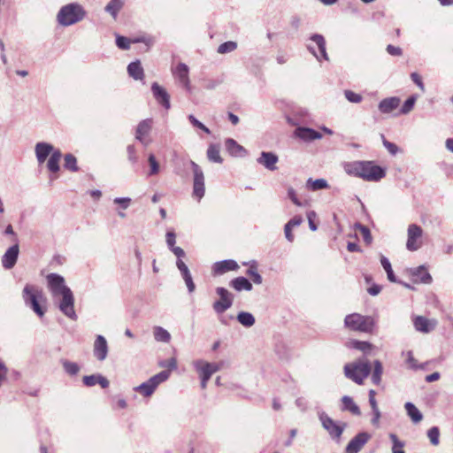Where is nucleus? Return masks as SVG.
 <instances>
[{
    "instance_id": "59",
    "label": "nucleus",
    "mask_w": 453,
    "mask_h": 453,
    "mask_svg": "<svg viewBox=\"0 0 453 453\" xmlns=\"http://www.w3.org/2000/svg\"><path fill=\"white\" fill-rule=\"evenodd\" d=\"M317 217V214L314 211H310L307 212V219L309 222V227L311 231L317 230V225L315 224L314 220Z\"/></svg>"
},
{
    "instance_id": "11",
    "label": "nucleus",
    "mask_w": 453,
    "mask_h": 453,
    "mask_svg": "<svg viewBox=\"0 0 453 453\" xmlns=\"http://www.w3.org/2000/svg\"><path fill=\"white\" fill-rule=\"evenodd\" d=\"M422 228L416 225L411 224L408 227V239L406 248L410 251L418 250L421 247L420 238L422 236Z\"/></svg>"
},
{
    "instance_id": "52",
    "label": "nucleus",
    "mask_w": 453,
    "mask_h": 453,
    "mask_svg": "<svg viewBox=\"0 0 453 453\" xmlns=\"http://www.w3.org/2000/svg\"><path fill=\"white\" fill-rule=\"evenodd\" d=\"M344 95L346 99L350 103L358 104L362 101L361 95L355 93L351 90H345Z\"/></svg>"
},
{
    "instance_id": "28",
    "label": "nucleus",
    "mask_w": 453,
    "mask_h": 453,
    "mask_svg": "<svg viewBox=\"0 0 453 453\" xmlns=\"http://www.w3.org/2000/svg\"><path fill=\"white\" fill-rule=\"evenodd\" d=\"M411 275L415 278V281H418L420 283L428 284L432 281L431 275L424 266L415 268L412 271Z\"/></svg>"
},
{
    "instance_id": "20",
    "label": "nucleus",
    "mask_w": 453,
    "mask_h": 453,
    "mask_svg": "<svg viewBox=\"0 0 453 453\" xmlns=\"http://www.w3.org/2000/svg\"><path fill=\"white\" fill-rule=\"evenodd\" d=\"M279 158L278 156L273 152L263 151L260 157L257 159V163L265 166L270 171L276 170V164Z\"/></svg>"
},
{
    "instance_id": "26",
    "label": "nucleus",
    "mask_w": 453,
    "mask_h": 453,
    "mask_svg": "<svg viewBox=\"0 0 453 453\" xmlns=\"http://www.w3.org/2000/svg\"><path fill=\"white\" fill-rule=\"evenodd\" d=\"M202 359H197V360H195L193 362V365L195 367V369L197 371V372L199 373L200 375V379H201V388L203 389L206 388L207 387V382L208 380H210V378L211 377L212 373H211L209 371H207L206 369H204L202 365Z\"/></svg>"
},
{
    "instance_id": "1",
    "label": "nucleus",
    "mask_w": 453,
    "mask_h": 453,
    "mask_svg": "<svg viewBox=\"0 0 453 453\" xmlns=\"http://www.w3.org/2000/svg\"><path fill=\"white\" fill-rule=\"evenodd\" d=\"M47 287L51 294L53 302L60 311L72 320H77L74 310V296L72 290L65 285L63 276L58 273H49L46 276Z\"/></svg>"
},
{
    "instance_id": "14",
    "label": "nucleus",
    "mask_w": 453,
    "mask_h": 453,
    "mask_svg": "<svg viewBox=\"0 0 453 453\" xmlns=\"http://www.w3.org/2000/svg\"><path fill=\"white\" fill-rule=\"evenodd\" d=\"M151 91L156 101L161 104L165 110L171 107L170 96L167 91L158 83L154 82L151 86Z\"/></svg>"
},
{
    "instance_id": "12",
    "label": "nucleus",
    "mask_w": 453,
    "mask_h": 453,
    "mask_svg": "<svg viewBox=\"0 0 453 453\" xmlns=\"http://www.w3.org/2000/svg\"><path fill=\"white\" fill-rule=\"evenodd\" d=\"M152 119H146L142 120L137 126L135 138L144 146H148L151 142V139L149 138V134L152 129Z\"/></svg>"
},
{
    "instance_id": "9",
    "label": "nucleus",
    "mask_w": 453,
    "mask_h": 453,
    "mask_svg": "<svg viewBox=\"0 0 453 453\" xmlns=\"http://www.w3.org/2000/svg\"><path fill=\"white\" fill-rule=\"evenodd\" d=\"M311 42L307 44L308 50L319 60H328L326 50V40L323 35L314 34L310 37Z\"/></svg>"
},
{
    "instance_id": "4",
    "label": "nucleus",
    "mask_w": 453,
    "mask_h": 453,
    "mask_svg": "<svg viewBox=\"0 0 453 453\" xmlns=\"http://www.w3.org/2000/svg\"><path fill=\"white\" fill-rule=\"evenodd\" d=\"M371 369V365L367 360H357L344 365V374L348 379L362 385L369 376Z\"/></svg>"
},
{
    "instance_id": "39",
    "label": "nucleus",
    "mask_w": 453,
    "mask_h": 453,
    "mask_svg": "<svg viewBox=\"0 0 453 453\" xmlns=\"http://www.w3.org/2000/svg\"><path fill=\"white\" fill-rule=\"evenodd\" d=\"M380 263H381L382 267L384 268V270L387 273L388 280H390L391 282H396V278L394 274V272H393V269H392L389 260L386 257L381 256Z\"/></svg>"
},
{
    "instance_id": "49",
    "label": "nucleus",
    "mask_w": 453,
    "mask_h": 453,
    "mask_svg": "<svg viewBox=\"0 0 453 453\" xmlns=\"http://www.w3.org/2000/svg\"><path fill=\"white\" fill-rule=\"evenodd\" d=\"M416 102V96H411L409 97L404 104H403L402 108L400 109V114H407L409 113L414 107Z\"/></svg>"
},
{
    "instance_id": "8",
    "label": "nucleus",
    "mask_w": 453,
    "mask_h": 453,
    "mask_svg": "<svg viewBox=\"0 0 453 453\" xmlns=\"http://www.w3.org/2000/svg\"><path fill=\"white\" fill-rule=\"evenodd\" d=\"M189 165L194 174L192 195L199 202L205 194L204 174L202 168L196 162L190 160Z\"/></svg>"
},
{
    "instance_id": "64",
    "label": "nucleus",
    "mask_w": 453,
    "mask_h": 453,
    "mask_svg": "<svg viewBox=\"0 0 453 453\" xmlns=\"http://www.w3.org/2000/svg\"><path fill=\"white\" fill-rule=\"evenodd\" d=\"M296 405L302 411H305L308 409V401L304 397H298L296 400Z\"/></svg>"
},
{
    "instance_id": "18",
    "label": "nucleus",
    "mask_w": 453,
    "mask_h": 453,
    "mask_svg": "<svg viewBox=\"0 0 453 453\" xmlns=\"http://www.w3.org/2000/svg\"><path fill=\"white\" fill-rule=\"evenodd\" d=\"M401 104V99L397 96L387 97L381 100L378 108L381 113L389 114L396 110Z\"/></svg>"
},
{
    "instance_id": "37",
    "label": "nucleus",
    "mask_w": 453,
    "mask_h": 453,
    "mask_svg": "<svg viewBox=\"0 0 453 453\" xmlns=\"http://www.w3.org/2000/svg\"><path fill=\"white\" fill-rule=\"evenodd\" d=\"M169 376H170L169 371H162L159 373L150 378L148 380L155 388H157V387L160 383L165 381L169 378Z\"/></svg>"
},
{
    "instance_id": "60",
    "label": "nucleus",
    "mask_w": 453,
    "mask_h": 453,
    "mask_svg": "<svg viewBox=\"0 0 453 453\" xmlns=\"http://www.w3.org/2000/svg\"><path fill=\"white\" fill-rule=\"evenodd\" d=\"M47 167L51 173H57L59 171V161L50 157Z\"/></svg>"
},
{
    "instance_id": "57",
    "label": "nucleus",
    "mask_w": 453,
    "mask_h": 453,
    "mask_svg": "<svg viewBox=\"0 0 453 453\" xmlns=\"http://www.w3.org/2000/svg\"><path fill=\"white\" fill-rule=\"evenodd\" d=\"M127 151L128 160L132 164H136L137 161H138V157H137V155H136V150H135L134 146V145H128L127 148Z\"/></svg>"
},
{
    "instance_id": "31",
    "label": "nucleus",
    "mask_w": 453,
    "mask_h": 453,
    "mask_svg": "<svg viewBox=\"0 0 453 453\" xmlns=\"http://www.w3.org/2000/svg\"><path fill=\"white\" fill-rule=\"evenodd\" d=\"M124 5V0H111L104 10L106 12L110 13L114 19L117 18L119 12L122 9Z\"/></svg>"
},
{
    "instance_id": "17",
    "label": "nucleus",
    "mask_w": 453,
    "mask_h": 453,
    "mask_svg": "<svg viewBox=\"0 0 453 453\" xmlns=\"http://www.w3.org/2000/svg\"><path fill=\"white\" fill-rule=\"evenodd\" d=\"M94 356L99 361L106 358L108 354V345L105 338L103 335H97L94 342Z\"/></svg>"
},
{
    "instance_id": "40",
    "label": "nucleus",
    "mask_w": 453,
    "mask_h": 453,
    "mask_svg": "<svg viewBox=\"0 0 453 453\" xmlns=\"http://www.w3.org/2000/svg\"><path fill=\"white\" fill-rule=\"evenodd\" d=\"M64 167L72 172H77L79 167L77 165V159L73 154H66L64 157Z\"/></svg>"
},
{
    "instance_id": "46",
    "label": "nucleus",
    "mask_w": 453,
    "mask_h": 453,
    "mask_svg": "<svg viewBox=\"0 0 453 453\" xmlns=\"http://www.w3.org/2000/svg\"><path fill=\"white\" fill-rule=\"evenodd\" d=\"M236 48V42L229 41L220 44L218 48V52L219 54H226L234 51Z\"/></svg>"
},
{
    "instance_id": "53",
    "label": "nucleus",
    "mask_w": 453,
    "mask_h": 453,
    "mask_svg": "<svg viewBox=\"0 0 453 453\" xmlns=\"http://www.w3.org/2000/svg\"><path fill=\"white\" fill-rule=\"evenodd\" d=\"M131 41L121 35H118L116 38V44L121 50H128L130 47Z\"/></svg>"
},
{
    "instance_id": "38",
    "label": "nucleus",
    "mask_w": 453,
    "mask_h": 453,
    "mask_svg": "<svg viewBox=\"0 0 453 453\" xmlns=\"http://www.w3.org/2000/svg\"><path fill=\"white\" fill-rule=\"evenodd\" d=\"M383 372V367L379 360H375L373 363V372L372 374V380L374 384L379 385L381 380V375Z\"/></svg>"
},
{
    "instance_id": "42",
    "label": "nucleus",
    "mask_w": 453,
    "mask_h": 453,
    "mask_svg": "<svg viewBox=\"0 0 453 453\" xmlns=\"http://www.w3.org/2000/svg\"><path fill=\"white\" fill-rule=\"evenodd\" d=\"M155 389L156 388L149 382V380L142 383L134 388L135 391L141 393L144 396H150L154 393Z\"/></svg>"
},
{
    "instance_id": "22",
    "label": "nucleus",
    "mask_w": 453,
    "mask_h": 453,
    "mask_svg": "<svg viewBox=\"0 0 453 453\" xmlns=\"http://www.w3.org/2000/svg\"><path fill=\"white\" fill-rule=\"evenodd\" d=\"M295 135L305 142L318 140L322 137L320 133L309 127H297L295 130Z\"/></svg>"
},
{
    "instance_id": "29",
    "label": "nucleus",
    "mask_w": 453,
    "mask_h": 453,
    "mask_svg": "<svg viewBox=\"0 0 453 453\" xmlns=\"http://www.w3.org/2000/svg\"><path fill=\"white\" fill-rule=\"evenodd\" d=\"M230 286L237 291H250L252 289V284L245 277H237L232 280Z\"/></svg>"
},
{
    "instance_id": "21",
    "label": "nucleus",
    "mask_w": 453,
    "mask_h": 453,
    "mask_svg": "<svg viewBox=\"0 0 453 453\" xmlns=\"http://www.w3.org/2000/svg\"><path fill=\"white\" fill-rule=\"evenodd\" d=\"M238 268L239 265L234 260L228 259L216 262L213 265L212 269L214 274L221 275L226 273V272L237 270Z\"/></svg>"
},
{
    "instance_id": "56",
    "label": "nucleus",
    "mask_w": 453,
    "mask_h": 453,
    "mask_svg": "<svg viewBox=\"0 0 453 453\" xmlns=\"http://www.w3.org/2000/svg\"><path fill=\"white\" fill-rule=\"evenodd\" d=\"M188 119L190 121V123L196 128H199L201 130H203L204 133L206 134H211V131L208 127H206L202 122H200L198 119H196L195 118V116L193 115H189L188 116Z\"/></svg>"
},
{
    "instance_id": "61",
    "label": "nucleus",
    "mask_w": 453,
    "mask_h": 453,
    "mask_svg": "<svg viewBox=\"0 0 453 453\" xmlns=\"http://www.w3.org/2000/svg\"><path fill=\"white\" fill-rule=\"evenodd\" d=\"M114 203L119 204L122 209L126 210L129 207L131 199L129 197H117L114 199Z\"/></svg>"
},
{
    "instance_id": "47",
    "label": "nucleus",
    "mask_w": 453,
    "mask_h": 453,
    "mask_svg": "<svg viewBox=\"0 0 453 453\" xmlns=\"http://www.w3.org/2000/svg\"><path fill=\"white\" fill-rule=\"evenodd\" d=\"M223 362H219V363H209V362H206V361H203L202 360V366L206 369L207 371H209L211 373H215L217 372L218 371H219L222 366H223Z\"/></svg>"
},
{
    "instance_id": "23",
    "label": "nucleus",
    "mask_w": 453,
    "mask_h": 453,
    "mask_svg": "<svg viewBox=\"0 0 453 453\" xmlns=\"http://www.w3.org/2000/svg\"><path fill=\"white\" fill-rule=\"evenodd\" d=\"M35 151L38 163L42 164L53 151V146L50 143L41 142L36 143Z\"/></svg>"
},
{
    "instance_id": "55",
    "label": "nucleus",
    "mask_w": 453,
    "mask_h": 453,
    "mask_svg": "<svg viewBox=\"0 0 453 453\" xmlns=\"http://www.w3.org/2000/svg\"><path fill=\"white\" fill-rule=\"evenodd\" d=\"M351 346L357 349L367 352L371 349V344L367 342L354 341L351 342Z\"/></svg>"
},
{
    "instance_id": "3",
    "label": "nucleus",
    "mask_w": 453,
    "mask_h": 453,
    "mask_svg": "<svg viewBox=\"0 0 453 453\" xmlns=\"http://www.w3.org/2000/svg\"><path fill=\"white\" fill-rule=\"evenodd\" d=\"M86 15L87 12L81 4L71 3L60 8L57 20L61 26L69 27L84 19Z\"/></svg>"
},
{
    "instance_id": "34",
    "label": "nucleus",
    "mask_w": 453,
    "mask_h": 453,
    "mask_svg": "<svg viewBox=\"0 0 453 453\" xmlns=\"http://www.w3.org/2000/svg\"><path fill=\"white\" fill-rule=\"evenodd\" d=\"M237 320L243 326L250 327L255 324L254 316L247 311H241L237 315Z\"/></svg>"
},
{
    "instance_id": "62",
    "label": "nucleus",
    "mask_w": 453,
    "mask_h": 453,
    "mask_svg": "<svg viewBox=\"0 0 453 453\" xmlns=\"http://www.w3.org/2000/svg\"><path fill=\"white\" fill-rule=\"evenodd\" d=\"M288 196L296 205L302 206V203L298 199L296 190L293 188H288Z\"/></svg>"
},
{
    "instance_id": "41",
    "label": "nucleus",
    "mask_w": 453,
    "mask_h": 453,
    "mask_svg": "<svg viewBox=\"0 0 453 453\" xmlns=\"http://www.w3.org/2000/svg\"><path fill=\"white\" fill-rule=\"evenodd\" d=\"M148 163L150 165L149 176L157 175L159 173V164L154 154L150 153L148 156Z\"/></svg>"
},
{
    "instance_id": "10",
    "label": "nucleus",
    "mask_w": 453,
    "mask_h": 453,
    "mask_svg": "<svg viewBox=\"0 0 453 453\" xmlns=\"http://www.w3.org/2000/svg\"><path fill=\"white\" fill-rule=\"evenodd\" d=\"M216 293L219 295V300L213 303V310L217 314L222 315L233 305L234 296L222 287L217 288Z\"/></svg>"
},
{
    "instance_id": "7",
    "label": "nucleus",
    "mask_w": 453,
    "mask_h": 453,
    "mask_svg": "<svg viewBox=\"0 0 453 453\" xmlns=\"http://www.w3.org/2000/svg\"><path fill=\"white\" fill-rule=\"evenodd\" d=\"M319 418L321 422L323 428L326 430L330 437L339 441L344 429L346 428V423L335 422L324 411L319 413Z\"/></svg>"
},
{
    "instance_id": "32",
    "label": "nucleus",
    "mask_w": 453,
    "mask_h": 453,
    "mask_svg": "<svg viewBox=\"0 0 453 453\" xmlns=\"http://www.w3.org/2000/svg\"><path fill=\"white\" fill-rule=\"evenodd\" d=\"M219 145L211 144L207 150V157L210 161L214 163H222L223 159L220 156Z\"/></svg>"
},
{
    "instance_id": "24",
    "label": "nucleus",
    "mask_w": 453,
    "mask_h": 453,
    "mask_svg": "<svg viewBox=\"0 0 453 453\" xmlns=\"http://www.w3.org/2000/svg\"><path fill=\"white\" fill-rule=\"evenodd\" d=\"M225 146L230 155L234 157H244L246 150L236 142L234 139L228 138L226 140Z\"/></svg>"
},
{
    "instance_id": "50",
    "label": "nucleus",
    "mask_w": 453,
    "mask_h": 453,
    "mask_svg": "<svg viewBox=\"0 0 453 453\" xmlns=\"http://www.w3.org/2000/svg\"><path fill=\"white\" fill-rule=\"evenodd\" d=\"M356 228L359 230L364 241L366 243L369 244L372 242V235H371L370 230L366 226H365L361 224H357Z\"/></svg>"
},
{
    "instance_id": "58",
    "label": "nucleus",
    "mask_w": 453,
    "mask_h": 453,
    "mask_svg": "<svg viewBox=\"0 0 453 453\" xmlns=\"http://www.w3.org/2000/svg\"><path fill=\"white\" fill-rule=\"evenodd\" d=\"M98 374L87 375L83 377V383L87 387H93L97 384Z\"/></svg>"
},
{
    "instance_id": "27",
    "label": "nucleus",
    "mask_w": 453,
    "mask_h": 453,
    "mask_svg": "<svg viewBox=\"0 0 453 453\" xmlns=\"http://www.w3.org/2000/svg\"><path fill=\"white\" fill-rule=\"evenodd\" d=\"M342 411H348L356 416H359L361 414L359 407L349 395H344L342 398Z\"/></svg>"
},
{
    "instance_id": "16",
    "label": "nucleus",
    "mask_w": 453,
    "mask_h": 453,
    "mask_svg": "<svg viewBox=\"0 0 453 453\" xmlns=\"http://www.w3.org/2000/svg\"><path fill=\"white\" fill-rule=\"evenodd\" d=\"M189 69L184 63H180L173 70V74L181 83L187 90H190V81L188 77Z\"/></svg>"
},
{
    "instance_id": "51",
    "label": "nucleus",
    "mask_w": 453,
    "mask_h": 453,
    "mask_svg": "<svg viewBox=\"0 0 453 453\" xmlns=\"http://www.w3.org/2000/svg\"><path fill=\"white\" fill-rule=\"evenodd\" d=\"M181 276L186 283V286L188 288V290L189 293H192L195 291V288H196V286H195V283L193 281V279H192V276H191V273L190 272H185L183 273H181Z\"/></svg>"
},
{
    "instance_id": "25",
    "label": "nucleus",
    "mask_w": 453,
    "mask_h": 453,
    "mask_svg": "<svg viewBox=\"0 0 453 453\" xmlns=\"http://www.w3.org/2000/svg\"><path fill=\"white\" fill-rule=\"evenodd\" d=\"M127 73L130 77L137 81H142L144 78L143 68L142 67L141 62L139 60L131 62L127 65Z\"/></svg>"
},
{
    "instance_id": "2",
    "label": "nucleus",
    "mask_w": 453,
    "mask_h": 453,
    "mask_svg": "<svg viewBox=\"0 0 453 453\" xmlns=\"http://www.w3.org/2000/svg\"><path fill=\"white\" fill-rule=\"evenodd\" d=\"M346 173L358 177L366 181L377 182L386 175L384 168L373 161H354L345 163L343 165Z\"/></svg>"
},
{
    "instance_id": "19",
    "label": "nucleus",
    "mask_w": 453,
    "mask_h": 453,
    "mask_svg": "<svg viewBox=\"0 0 453 453\" xmlns=\"http://www.w3.org/2000/svg\"><path fill=\"white\" fill-rule=\"evenodd\" d=\"M413 323L416 330L422 333L431 332L437 325V321L435 319H428L423 316L416 317Z\"/></svg>"
},
{
    "instance_id": "30",
    "label": "nucleus",
    "mask_w": 453,
    "mask_h": 453,
    "mask_svg": "<svg viewBox=\"0 0 453 453\" xmlns=\"http://www.w3.org/2000/svg\"><path fill=\"white\" fill-rule=\"evenodd\" d=\"M404 407H405L408 416L411 418V419L414 423H418L422 420V418H423L422 413L412 403H410V402L406 403Z\"/></svg>"
},
{
    "instance_id": "63",
    "label": "nucleus",
    "mask_w": 453,
    "mask_h": 453,
    "mask_svg": "<svg viewBox=\"0 0 453 453\" xmlns=\"http://www.w3.org/2000/svg\"><path fill=\"white\" fill-rule=\"evenodd\" d=\"M387 52L391 56H401L403 54V50L400 47H396L391 44L387 46Z\"/></svg>"
},
{
    "instance_id": "48",
    "label": "nucleus",
    "mask_w": 453,
    "mask_h": 453,
    "mask_svg": "<svg viewBox=\"0 0 453 453\" xmlns=\"http://www.w3.org/2000/svg\"><path fill=\"white\" fill-rule=\"evenodd\" d=\"M380 137L384 147L391 155L395 156L399 152V148L396 144L388 141L384 134H381Z\"/></svg>"
},
{
    "instance_id": "33",
    "label": "nucleus",
    "mask_w": 453,
    "mask_h": 453,
    "mask_svg": "<svg viewBox=\"0 0 453 453\" xmlns=\"http://www.w3.org/2000/svg\"><path fill=\"white\" fill-rule=\"evenodd\" d=\"M306 187L308 189L311 191H317L328 188V183L325 179H317L312 180L311 178L308 179L306 182Z\"/></svg>"
},
{
    "instance_id": "44",
    "label": "nucleus",
    "mask_w": 453,
    "mask_h": 453,
    "mask_svg": "<svg viewBox=\"0 0 453 453\" xmlns=\"http://www.w3.org/2000/svg\"><path fill=\"white\" fill-rule=\"evenodd\" d=\"M427 436L432 445L437 446L440 443V430L437 426H433L427 431Z\"/></svg>"
},
{
    "instance_id": "5",
    "label": "nucleus",
    "mask_w": 453,
    "mask_h": 453,
    "mask_svg": "<svg viewBox=\"0 0 453 453\" xmlns=\"http://www.w3.org/2000/svg\"><path fill=\"white\" fill-rule=\"evenodd\" d=\"M22 297L27 306H29L39 317H42L45 310L39 304L44 300L42 290L37 286L27 284L22 292Z\"/></svg>"
},
{
    "instance_id": "54",
    "label": "nucleus",
    "mask_w": 453,
    "mask_h": 453,
    "mask_svg": "<svg viewBox=\"0 0 453 453\" xmlns=\"http://www.w3.org/2000/svg\"><path fill=\"white\" fill-rule=\"evenodd\" d=\"M165 242H166V244H167V247L170 250H172L173 249H174L176 246H175V243H176V234L173 231H168L165 234Z\"/></svg>"
},
{
    "instance_id": "35",
    "label": "nucleus",
    "mask_w": 453,
    "mask_h": 453,
    "mask_svg": "<svg viewBox=\"0 0 453 453\" xmlns=\"http://www.w3.org/2000/svg\"><path fill=\"white\" fill-rule=\"evenodd\" d=\"M61 363H62L65 372L67 374H69L71 376H75L79 373L81 368L77 363L72 362V361H69L66 359L62 360Z\"/></svg>"
},
{
    "instance_id": "13",
    "label": "nucleus",
    "mask_w": 453,
    "mask_h": 453,
    "mask_svg": "<svg viewBox=\"0 0 453 453\" xmlns=\"http://www.w3.org/2000/svg\"><path fill=\"white\" fill-rule=\"evenodd\" d=\"M371 435L366 432L357 434L348 443L345 452L346 453H358L365 443L370 440Z\"/></svg>"
},
{
    "instance_id": "45",
    "label": "nucleus",
    "mask_w": 453,
    "mask_h": 453,
    "mask_svg": "<svg viewBox=\"0 0 453 453\" xmlns=\"http://www.w3.org/2000/svg\"><path fill=\"white\" fill-rule=\"evenodd\" d=\"M247 274L251 277L254 283H262V276L258 273L257 267L255 262L250 265V268L247 271Z\"/></svg>"
},
{
    "instance_id": "6",
    "label": "nucleus",
    "mask_w": 453,
    "mask_h": 453,
    "mask_svg": "<svg viewBox=\"0 0 453 453\" xmlns=\"http://www.w3.org/2000/svg\"><path fill=\"white\" fill-rule=\"evenodd\" d=\"M344 323L349 329L363 333L372 332L374 326V320L372 317L363 316L358 313L346 316Z\"/></svg>"
},
{
    "instance_id": "36",
    "label": "nucleus",
    "mask_w": 453,
    "mask_h": 453,
    "mask_svg": "<svg viewBox=\"0 0 453 453\" xmlns=\"http://www.w3.org/2000/svg\"><path fill=\"white\" fill-rule=\"evenodd\" d=\"M154 337L157 342H168L171 339V335L167 330L161 326L154 327Z\"/></svg>"
},
{
    "instance_id": "15",
    "label": "nucleus",
    "mask_w": 453,
    "mask_h": 453,
    "mask_svg": "<svg viewBox=\"0 0 453 453\" xmlns=\"http://www.w3.org/2000/svg\"><path fill=\"white\" fill-rule=\"evenodd\" d=\"M19 245L15 243L10 247L2 257V265L4 269H12L16 265L19 257Z\"/></svg>"
},
{
    "instance_id": "43",
    "label": "nucleus",
    "mask_w": 453,
    "mask_h": 453,
    "mask_svg": "<svg viewBox=\"0 0 453 453\" xmlns=\"http://www.w3.org/2000/svg\"><path fill=\"white\" fill-rule=\"evenodd\" d=\"M389 438L393 443L392 453H405L403 449L404 442L400 441L395 434H390Z\"/></svg>"
}]
</instances>
